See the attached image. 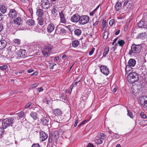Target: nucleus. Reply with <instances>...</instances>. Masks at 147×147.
I'll return each mask as SVG.
<instances>
[{"mask_svg": "<svg viewBox=\"0 0 147 147\" xmlns=\"http://www.w3.org/2000/svg\"><path fill=\"white\" fill-rule=\"evenodd\" d=\"M142 47L141 44H132L131 49L129 51V55L130 56H136L140 52Z\"/></svg>", "mask_w": 147, "mask_h": 147, "instance_id": "nucleus-1", "label": "nucleus"}, {"mask_svg": "<svg viewBox=\"0 0 147 147\" xmlns=\"http://www.w3.org/2000/svg\"><path fill=\"white\" fill-rule=\"evenodd\" d=\"M147 86V84L145 80L144 81H137L132 85V88L134 90H142V89Z\"/></svg>", "mask_w": 147, "mask_h": 147, "instance_id": "nucleus-2", "label": "nucleus"}, {"mask_svg": "<svg viewBox=\"0 0 147 147\" xmlns=\"http://www.w3.org/2000/svg\"><path fill=\"white\" fill-rule=\"evenodd\" d=\"M139 79L138 76L135 72L132 73L130 72L127 77L128 82L131 84H134Z\"/></svg>", "mask_w": 147, "mask_h": 147, "instance_id": "nucleus-3", "label": "nucleus"}, {"mask_svg": "<svg viewBox=\"0 0 147 147\" xmlns=\"http://www.w3.org/2000/svg\"><path fill=\"white\" fill-rule=\"evenodd\" d=\"M3 129H6L9 126H12V124L16 121L13 117L3 119Z\"/></svg>", "mask_w": 147, "mask_h": 147, "instance_id": "nucleus-4", "label": "nucleus"}, {"mask_svg": "<svg viewBox=\"0 0 147 147\" xmlns=\"http://www.w3.org/2000/svg\"><path fill=\"white\" fill-rule=\"evenodd\" d=\"M53 49V46L50 45H49L45 46L42 51V53L44 56L47 57L50 55L52 49Z\"/></svg>", "mask_w": 147, "mask_h": 147, "instance_id": "nucleus-5", "label": "nucleus"}, {"mask_svg": "<svg viewBox=\"0 0 147 147\" xmlns=\"http://www.w3.org/2000/svg\"><path fill=\"white\" fill-rule=\"evenodd\" d=\"M89 20V17L88 16H80L79 23L82 25H84L87 23Z\"/></svg>", "mask_w": 147, "mask_h": 147, "instance_id": "nucleus-6", "label": "nucleus"}, {"mask_svg": "<svg viewBox=\"0 0 147 147\" xmlns=\"http://www.w3.org/2000/svg\"><path fill=\"white\" fill-rule=\"evenodd\" d=\"M66 31L65 29L62 28L61 25H58L56 28L55 33L56 34H65Z\"/></svg>", "mask_w": 147, "mask_h": 147, "instance_id": "nucleus-7", "label": "nucleus"}, {"mask_svg": "<svg viewBox=\"0 0 147 147\" xmlns=\"http://www.w3.org/2000/svg\"><path fill=\"white\" fill-rule=\"evenodd\" d=\"M139 100L140 104L143 107L147 106V97L146 96H142L140 97Z\"/></svg>", "mask_w": 147, "mask_h": 147, "instance_id": "nucleus-8", "label": "nucleus"}, {"mask_svg": "<svg viewBox=\"0 0 147 147\" xmlns=\"http://www.w3.org/2000/svg\"><path fill=\"white\" fill-rule=\"evenodd\" d=\"M145 16H143L142 19L138 23V26L140 28H146L147 21H145Z\"/></svg>", "mask_w": 147, "mask_h": 147, "instance_id": "nucleus-9", "label": "nucleus"}, {"mask_svg": "<svg viewBox=\"0 0 147 147\" xmlns=\"http://www.w3.org/2000/svg\"><path fill=\"white\" fill-rule=\"evenodd\" d=\"M136 60L134 59H131L129 60L128 62V65L127 66L125 69L127 73V71L129 72V70L127 69L128 68H129L131 67L134 66L136 65Z\"/></svg>", "mask_w": 147, "mask_h": 147, "instance_id": "nucleus-10", "label": "nucleus"}, {"mask_svg": "<svg viewBox=\"0 0 147 147\" xmlns=\"http://www.w3.org/2000/svg\"><path fill=\"white\" fill-rule=\"evenodd\" d=\"M41 5L42 9H47L50 6V2L48 0H42Z\"/></svg>", "mask_w": 147, "mask_h": 147, "instance_id": "nucleus-11", "label": "nucleus"}, {"mask_svg": "<svg viewBox=\"0 0 147 147\" xmlns=\"http://www.w3.org/2000/svg\"><path fill=\"white\" fill-rule=\"evenodd\" d=\"M18 14L17 11L14 9H10L8 13V16L9 18L12 19L16 18Z\"/></svg>", "mask_w": 147, "mask_h": 147, "instance_id": "nucleus-12", "label": "nucleus"}, {"mask_svg": "<svg viewBox=\"0 0 147 147\" xmlns=\"http://www.w3.org/2000/svg\"><path fill=\"white\" fill-rule=\"evenodd\" d=\"M100 71L104 74L107 76L109 74V69L106 66L104 65L100 66Z\"/></svg>", "mask_w": 147, "mask_h": 147, "instance_id": "nucleus-13", "label": "nucleus"}, {"mask_svg": "<svg viewBox=\"0 0 147 147\" xmlns=\"http://www.w3.org/2000/svg\"><path fill=\"white\" fill-rule=\"evenodd\" d=\"M59 134L57 131H54L51 135V136L53 138V140L55 141L56 144H57V142L59 137Z\"/></svg>", "mask_w": 147, "mask_h": 147, "instance_id": "nucleus-14", "label": "nucleus"}, {"mask_svg": "<svg viewBox=\"0 0 147 147\" xmlns=\"http://www.w3.org/2000/svg\"><path fill=\"white\" fill-rule=\"evenodd\" d=\"M55 26L54 24L50 22L47 26V31L48 33H51L55 30Z\"/></svg>", "mask_w": 147, "mask_h": 147, "instance_id": "nucleus-15", "label": "nucleus"}, {"mask_svg": "<svg viewBox=\"0 0 147 147\" xmlns=\"http://www.w3.org/2000/svg\"><path fill=\"white\" fill-rule=\"evenodd\" d=\"M25 116L24 112L22 111L19 113L16 114L13 116L15 120L16 121L17 120H19L20 118L23 117Z\"/></svg>", "mask_w": 147, "mask_h": 147, "instance_id": "nucleus-16", "label": "nucleus"}, {"mask_svg": "<svg viewBox=\"0 0 147 147\" xmlns=\"http://www.w3.org/2000/svg\"><path fill=\"white\" fill-rule=\"evenodd\" d=\"M80 16L78 13H76L73 15L71 18V20L73 22H79Z\"/></svg>", "mask_w": 147, "mask_h": 147, "instance_id": "nucleus-17", "label": "nucleus"}, {"mask_svg": "<svg viewBox=\"0 0 147 147\" xmlns=\"http://www.w3.org/2000/svg\"><path fill=\"white\" fill-rule=\"evenodd\" d=\"M48 138L47 134L44 132L41 131L40 132V138L42 142L44 141Z\"/></svg>", "mask_w": 147, "mask_h": 147, "instance_id": "nucleus-18", "label": "nucleus"}, {"mask_svg": "<svg viewBox=\"0 0 147 147\" xmlns=\"http://www.w3.org/2000/svg\"><path fill=\"white\" fill-rule=\"evenodd\" d=\"M26 51L25 50L23 49H20L18 51L17 53V55L19 57L21 58H24L25 57V53Z\"/></svg>", "mask_w": 147, "mask_h": 147, "instance_id": "nucleus-19", "label": "nucleus"}, {"mask_svg": "<svg viewBox=\"0 0 147 147\" xmlns=\"http://www.w3.org/2000/svg\"><path fill=\"white\" fill-rule=\"evenodd\" d=\"M13 23L15 24L20 26L22 24V20L20 17H18L13 20Z\"/></svg>", "mask_w": 147, "mask_h": 147, "instance_id": "nucleus-20", "label": "nucleus"}, {"mask_svg": "<svg viewBox=\"0 0 147 147\" xmlns=\"http://www.w3.org/2000/svg\"><path fill=\"white\" fill-rule=\"evenodd\" d=\"M41 118V122L43 125H46L49 121L50 118L48 117H45V116Z\"/></svg>", "mask_w": 147, "mask_h": 147, "instance_id": "nucleus-21", "label": "nucleus"}, {"mask_svg": "<svg viewBox=\"0 0 147 147\" xmlns=\"http://www.w3.org/2000/svg\"><path fill=\"white\" fill-rule=\"evenodd\" d=\"M59 15L61 22L63 24H65L66 21L64 16V14L63 13V11H61V12H59Z\"/></svg>", "mask_w": 147, "mask_h": 147, "instance_id": "nucleus-22", "label": "nucleus"}, {"mask_svg": "<svg viewBox=\"0 0 147 147\" xmlns=\"http://www.w3.org/2000/svg\"><path fill=\"white\" fill-rule=\"evenodd\" d=\"M36 14L38 17H42L44 15L43 11L41 9H37L36 11Z\"/></svg>", "mask_w": 147, "mask_h": 147, "instance_id": "nucleus-23", "label": "nucleus"}, {"mask_svg": "<svg viewBox=\"0 0 147 147\" xmlns=\"http://www.w3.org/2000/svg\"><path fill=\"white\" fill-rule=\"evenodd\" d=\"M7 45L6 41L4 40L0 41V49H2L4 48Z\"/></svg>", "mask_w": 147, "mask_h": 147, "instance_id": "nucleus-24", "label": "nucleus"}, {"mask_svg": "<svg viewBox=\"0 0 147 147\" xmlns=\"http://www.w3.org/2000/svg\"><path fill=\"white\" fill-rule=\"evenodd\" d=\"M53 113L56 116L61 115L62 114V112L59 109H56L53 111Z\"/></svg>", "mask_w": 147, "mask_h": 147, "instance_id": "nucleus-25", "label": "nucleus"}, {"mask_svg": "<svg viewBox=\"0 0 147 147\" xmlns=\"http://www.w3.org/2000/svg\"><path fill=\"white\" fill-rule=\"evenodd\" d=\"M30 115L34 120H36L38 118L37 114L36 112H32L30 113Z\"/></svg>", "mask_w": 147, "mask_h": 147, "instance_id": "nucleus-26", "label": "nucleus"}, {"mask_svg": "<svg viewBox=\"0 0 147 147\" xmlns=\"http://www.w3.org/2000/svg\"><path fill=\"white\" fill-rule=\"evenodd\" d=\"M1 11L3 13H5L7 10V8L4 5H2L0 6Z\"/></svg>", "mask_w": 147, "mask_h": 147, "instance_id": "nucleus-27", "label": "nucleus"}, {"mask_svg": "<svg viewBox=\"0 0 147 147\" xmlns=\"http://www.w3.org/2000/svg\"><path fill=\"white\" fill-rule=\"evenodd\" d=\"M38 24L41 26L43 25L45 22L44 19L42 17H38L37 19Z\"/></svg>", "mask_w": 147, "mask_h": 147, "instance_id": "nucleus-28", "label": "nucleus"}, {"mask_svg": "<svg viewBox=\"0 0 147 147\" xmlns=\"http://www.w3.org/2000/svg\"><path fill=\"white\" fill-rule=\"evenodd\" d=\"M16 48L14 45L9 46L8 47V50H9V51L11 52H14L16 51Z\"/></svg>", "mask_w": 147, "mask_h": 147, "instance_id": "nucleus-29", "label": "nucleus"}, {"mask_svg": "<svg viewBox=\"0 0 147 147\" xmlns=\"http://www.w3.org/2000/svg\"><path fill=\"white\" fill-rule=\"evenodd\" d=\"M80 79L78 81H76V80H74V82H73V83L71 85V86H70V89H71V91L70 93H71V91H72V89H73V88L74 87H75L76 86V85H77V84L79 82H80Z\"/></svg>", "mask_w": 147, "mask_h": 147, "instance_id": "nucleus-30", "label": "nucleus"}, {"mask_svg": "<svg viewBox=\"0 0 147 147\" xmlns=\"http://www.w3.org/2000/svg\"><path fill=\"white\" fill-rule=\"evenodd\" d=\"M26 23L29 26H33L35 24V22L33 20L30 19L27 20Z\"/></svg>", "mask_w": 147, "mask_h": 147, "instance_id": "nucleus-31", "label": "nucleus"}, {"mask_svg": "<svg viewBox=\"0 0 147 147\" xmlns=\"http://www.w3.org/2000/svg\"><path fill=\"white\" fill-rule=\"evenodd\" d=\"M121 3L117 2L116 4V9L117 11H119L121 9Z\"/></svg>", "mask_w": 147, "mask_h": 147, "instance_id": "nucleus-32", "label": "nucleus"}, {"mask_svg": "<svg viewBox=\"0 0 147 147\" xmlns=\"http://www.w3.org/2000/svg\"><path fill=\"white\" fill-rule=\"evenodd\" d=\"M74 32V34L76 35L77 36H79L81 34L82 31L81 30L79 29H77L75 30Z\"/></svg>", "mask_w": 147, "mask_h": 147, "instance_id": "nucleus-33", "label": "nucleus"}, {"mask_svg": "<svg viewBox=\"0 0 147 147\" xmlns=\"http://www.w3.org/2000/svg\"><path fill=\"white\" fill-rule=\"evenodd\" d=\"M146 36V32H144V33H142L139 34L138 37V38H141L142 39H144Z\"/></svg>", "mask_w": 147, "mask_h": 147, "instance_id": "nucleus-34", "label": "nucleus"}, {"mask_svg": "<svg viewBox=\"0 0 147 147\" xmlns=\"http://www.w3.org/2000/svg\"><path fill=\"white\" fill-rule=\"evenodd\" d=\"M79 42L78 40L73 41L72 42V46L74 47H77L79 45Z\"/></svg>", "mask_w": 147, "mask_h": 147, "instance_id": "nucleus-35", "label": "nucleus"}, {"mask_svg": "<svg viewBox=\"0 0 147 147\" xmlns=\"http://www.w3.org/2000/svg\"><path fill=\"white\" fill-rule=\"evenodd\" d=\"M52 13L54 16H56L58 14V10L55 7H53Z\"/></svg>", "mask_w": 147, "mask_h": 147, "instance_id": "nucleus-36", "label": "nucleus"}, {"mask_svg": "<svg viewBox=\"0 0 147 147\" xmlns=\"http://www.w3.org/2000/svg\"><path fill=\"white\" fill-rule=\"evenodd\" d=\"M109 51V48L107 47L104 49L103 53V57H105L107 54L108 53Z\"/></svg>", "mask_w": 147, "mask_h": 147, "instance_id": "nucleus-37", "label": "nucleus"}, {"mask_svg": "<svg viewBox=\"0 0 147 147\" xmlns=\"http://www.w3.org/2000/svg\"><path fill=\"white\" fill-rule=\"evenodd\" d=\"M119 45L120 46L122 47L125 44V42L124 41L122 40L119 39L117 41Z\"/></svg>", "mask_w": 147, "mask_h": 147, "instance_id": "nucleus-38", "label": "nucleus"}, {"mask_svg": "<svg viewBox=\"0 0 147 147\" xmlns=\"http://www.w3.org/2000/svg\"><path fill=\"white\" fill-rule=\"evenodd\" d=\"M94 142L96 144H100L102 143V140L101 139V138H99L98 139H95Z\"/></svg>", "mask_w": 147, "mask_h": 147, "instance_id": "nucleus-39", "label": "nucleus"}, {"mask_svg": "<svg viewBox=\"0 0 147 147\" xmlns=\"http://www.w3.org/2000/svg\"><path fill=\"white\" fill-rule=\"evenodd\" d=\"M37 113L39 115V116L40 117L42 116V117H43V116H44V113L42 110H39V111H37Z\"/></svg>", "mask_w": 147, "mask_h": 147, "instance_id": "nucleus-40", "label": "nucleus"}, {"mask_svg": "<svg viewBox=\"0 0 147 147\" xmlns=\"http://www.w3.org/2000/svg\"><path fill=\"white\" fill-rule=\"evenodd\" d=\"M53 140V138L51 137V134H50L49 137V140L48 141V145H49L50 146L51 145H52Z\"/></svg>", "mask_w": 147, "mask_h": 147, "instance_id": "nucleus-41", "label": "nucleus"}, {"mask_svg": "<svg viewBox=\"0 0 147 147\" xmlns=\"http://www.w3.org/2000/svg\"><path fill=\"white\" fill-rule=\"evenodd\" d=\"M109 32L107 31L103 33V37L104 39H107L109 34Z\"/></svg>", "mask_w": 147, "mask_h": 147, "instance_id": "nucleus-42", "label": "nucleus"}, {"mask_svg": "<svg viewBox=\"0 0 147 147\" xmlns=\"http://www.w3.org/2000/svg\"><path fill=\"white\" fill-rule=\"evenodd\" d=\"M88 120H86L82 121L78 125V126L79 127H80L82 125L85 124L86 123L88 122Z\"/></svg>", "mask_w": 147, "mask_h": 147, "instance_id": "nucleus-43", "label": "nucleus"}, {"mask_svg": "<svg viewBox=\"0 0 147 147\" xmlns=\"http://www.w3.org/2000/svg\"><path fill=\"white\" fill-rule=\"evenodd\" d=\"M127 115L128 116H129L131 118H133V116L132 113L130 110H127Z\"/></svg>", "mask_w": 147, "mask_h": 147, "instance_id": "nucleus-44", "label": "nucleus"}, {"mask_svg": "<svg viewBox=\"0 0 147 147\" xmlns=\"http://www.w3.org/2000/svg\"><path fill=\"white\" fill-rule=\"evenodd\" d=\"M14 41L15 44H16L18 45H20L21 42V40L18 39H14Z\"/></svg>", "mask_w": 147, "mask_h": 147, "instance_id": "nucleus-45", "label": "nucleus"}, {"mask_svg": "<svg viewBox=\"0 0 147 147\" xmlns=\"http://www.w3.org/2000/svg\"><path fill=\"white\" fill-rule=\"evenodd\" d=\"M8 67L7 66V65H5L0 66V69L3 71H4Z\"/></svg>", "mask_w": 147, "mask_h": 147, "instance_id": "nucleus-46", "label": "nucleus"}, {"mask_svg": "<svg viewBox=\"0 0 147 147\" xmlns=\"http://www.w3.org/2000/svg\"><path fill=\"white\" fill-rule=\"evenodd\" d=\"M105 136L104 134L102 133H100L99 136V138L102 139H104L105 138Z\"/></svg>", "mask_w": 147, "mask_h": 147, "instance_id": "nucleus-47", "label": "nucleus"}, {"mask_svg": "<svg viewBox=\"0 0 147 147\" xmlns=\"http://www.w3.org/2000/svg\"><path fill=\"white\" fill-rule=\"evenodd\" d=\"M140 116L143 119H145L146 118V115L143 112H142L140 114Z\"/></svg>", "mask_w": 147, "mask_h": 147, "instance_id": "nucleus-48", "label": "nucleus"}, {"mask_svg": "<svg viewBox=\"0 0 147 147\" xmlns=\"http://www.w3.org/2000/svg\"><path fill=\"white\" fill-rule=\"evenodd\" d=\"M106 21L105 20H103L102 23V27L104 29L106 26Z\"/></svg>", "mask_w": 147, "mask_h": 147, "instance_id": "nucleus-49", "label": "nucleus"}, {"mask_svg": "<svg viewBox=\"0 0 147 147\" xmlns=\"http://www.w3.org/2000/svg\"><path fill=\"white\" fill-rule=\"evenodd\" d=\"M3 119H0V128H3Z\"/></svg>", "mask_w": 147, "mask_h": 147, "instance_id": "nucleus-50", "label": "nucleus"}, {"mask_svg": "<svg viewBox=\"0 0 147 147\" xmlns=\"http://www.w3.org/2000/svg\"><path fill=\"white\" fill-rule=\"evenodd\" d=\"M38 83L34 84L31 86L30 88H35L38 86Z\"/></svg>", "mask_w": 147, "mask_h": 147, "instance_id": "nucleus-51", "label": "nucleus"}, {"mask_svg": "<svg viewBox=\"0 0 147 147\" xmlns=\"http://www.w3.org/2000/svg\"><path fill=\"white\" fill-rule=\"evenodd\" d=\"M32 103L29 102L25 106V108L26 109L27 108H29L32 105Z\"/></svg>", "mask_w": 147, "mask_h": 147, "instance_id": "nucleus-52", "label": "nucleus"}, {"mask_svg": "<svg viewBox=\"0 0 147 147\" xmlns=\"http://www.w3.org/2000/svg\"><path fill=\"white\" fill-rule=\"evenodd\" d=\"M95 50V48H93L89 52V55H92L94 51Z\"/></svg>", "mask_w": 147, "mask_h": 147, "instance_id": "nucleus-53", "label": "nucleus"}, {"mask_svg": "<svg viewBox=\"0 0 147 147\" xmlns=\"http://www.w3.org/2000/svg\"><path fill=\"white\" fill-rule=\"evenodd\" d=\"M127 6L126 7V8L129 9L132 8V4L130 3H128V5H127Z\"/></svg>", "mask_w": 147, "mask_h": 147, "instance_id": "nucleus-54", "label": "nucleus"}, {"mask_svg": "<svg viewBox=\"0 0 147 147\" xmlns=\"http://www.w3.org/2000/svg\"><path fill=\"white\" fill-rule=\"evenodd\" d=\"M31 147H39V145L38 143H34L32 144Z\"/></svg>", "mask_w": 147, "mask_h": 147, "instance_id": "nucleus-55", "label": "nucleus"}, {"mask_svg": "<svg viewBox=\"0 0 147 147\" xmlns=\"http://www.w3.org/2000/svg\"><path fill=\"white\" fill-rule=\"evenodd\" d=\"M114 20H111L109 22V24L110 26H112L114 23Z\"/></svg>", "mask_w": 147, "mask_h": 147, "instance_id": "nucleus-56", "label": "nucleus"}, {"mask_svg": "<svg viewBox=\"0 0 147 147\" xmlns=\"http://www.w3.org/2000/svg\"><path fill=\"white\" fill-rule=\"evenodd\" d=\"M87 98V97L84 95L82 97V100L85 101Z\"/></svg>", "mask_w": 147, "mask_h": 147, "instance_id": "nucleus-57", "label": "nucleus"}, {"mask_svg": "<svg viewBox=\"0 0 147 147\" xmlns=\"http://www.w3.org/2000/svg\"><path fill=\"white\" fill-rule=\"evenodd\" d=\"M3 128H0V135L1 134H3L4 131V130Z\"/></svg>", "mask_w": 147, "mask_h": 147, "instance_id": "nucleus-58", "label": "nucleus"}, {"mask_svg": "<svg viewBox=\"0 0 147 147\" xmlns=\"http://www.w3.org/2000/svg\"><path fill=\"white\" fill-rule=\"evenodd\" d=\"M113 137L114 138L118 139L119 138V135H118V134H115L113 136Z\"/></svg>", "mask_w": 147, "mask_h": 147, "instance_id": "nucleus-59", "label": "nucleus"}, {"mask_svg": "<svg viewBox=\"0 0 147 147\" xmlns=\"http://www.w3.org/2000/svg\"><path fill=\"white\" fill-rule=\"evenodd\" d=\"M128 3V0L126 1L123 3V6L124 7H126Z\"/></svg>", "mask_w": 147, "mask_h": 147, "instance_id": "nucleus-60", "label": "nucleus"}, {"mask_svg": "<svg viewBox=\"0 0 147 147\" xmlns=\"http://www.w3.org/2000/svg\"><path fill=\"white\" fill-rule=\"evenodd\" d=\"M87 147H94V145L92 144L89 143L88 144Z\"/></svg>", "mask_w": 147, "mask_h": 147, "instance_id": "nucleus-61", "label": "nucleus"}, {"mask_svg": "<svg viewBox=\"0 0 147 147\" xmlns=\"http://www.w3.org/2000/svg\"><path fill=\"white\" fill-rule=\"evenodd\" d=\"M38 91L40 92H41V91H42L43 90V88H42V87H40V88H39L38 89Z\"/></svg>", "mask_w": 147, "mask_h": 147, "instance_id": "nucleus-62", "label": "nucleus"}, {"mask_svg": "<svg viewBox=\"0 0 147 147\" xmlns=\"http://www.w3.org/2000/svg\"><path fill=\"white\" fill-rule=\"evenodd\" d=\"M78 123V119H77L75 121V123H74V127H75L77 126V124Z\"/></svg>", "mask_w": 147, "mask_h": 147, "instance_id": "nucleus-63", "label": "nucleus"}, {"mask_svg": "<svg viewBox=\"0 0 147 147\" xmlns=\"http://www.w3.org/2000/svg\"><path fill=\"white\" fill-rule=\"evenodd\" d=\"M117 44H116L113 47V51H115V50L116 49H117Z\"/></svg>", "mask_w": 147, "mask_h": 147, "instance_id": "nucleus-64", "label": "nucleus"}]
</instances>
